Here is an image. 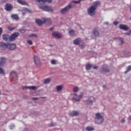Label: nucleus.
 Returning <instances> with one entry per match:
<instances>
[{
	"label": "nucleus",
	"instance_id": "obj_1",
	"mask_svg": "<svg viewBox=\"0 0 131 131\" xmlns=\"http://www.w3.org/2000/svg\"><path fill=\"white\" fill-rule=\"evenodd\" d=\"M19 35L20 34L18 32L14 33L11 36L8 34H4L2 35V38L5 41H14Z\"/></svg>",
	"mask_w": 131,
	"mask_h": 131
},
{
	"label": "nucleus",
	"instance_id": "obj_2",
	"mask_svg": "<svg viewBox=\"0 0 131 131\" xmlns=\"http://www.w3.org/2000/svg\"><path fill=\"white\" fill-rule=\"evenodd\" d=\"M103 122H104V117H103L100 113H96L95 117V123L96 124H102Z\"/></svg>",
	"mask_w": 131,
	"mask_h": 131
},
{
	"label": "nucleus",
	"instance_id": "obj_3",
	"mask_svg": "<svg viewBox=\"0 0 131 131\" xmlns=\"http://www.w3.org/2000/svg\"><path fill=\"white\" fill-rule=\"evenodd\" d=\"M73 6V5L72 3H70L68 5L66 6L64 8L61 9L60 10V13L62 15H65L67 13H68L69 11H70L71 9L72 8Z\"/></svg>",
	"mask_w": 131,
	"mask_h": 131
},
{
	"label": "nucleus",
	"instance_id": "obj_4",
	"mask_svg": "<svg viewBox=\"0 0 131 131\" xmlns=\"http://www.w3.org/2000/svg\"><path fill=\"white\" fill-rule=\"evenodd\" d=\"M72 96H73V98L72 100L73 101V102H79L83 95L82 94L77 95L76 93H75L72 94Z\"/></svg>",
	"mask_w": 131,
	"mask_h": 131
},
{
	"label": "nucleus",
	"instance_id": "obj_5",
	"mask_svg": "<svg viewBox=\"0 0 131 131\" xmlns=\"http://www.w3.org/2000/svg\"><path fill=\"white\" fill-rule=\"evenodd\" d=\"M99 72L100 73H107L110 72V69H109V67L107 64H104L101 66Z\"/></svg>",
	"mask_w": 131,
	"mask_h": 131
},
{
	"label": "nucleus",
	"instance_id": "obj_6",
	"mask_svg": "<svg viewBox=\"0 0 131 131\" xmlns=\"http://www.w3.org/2000/svg\"><path fill=\"white\" fill-rule=\"evenodd\" d=\"M96 9L93 7L91 6L88 9L87 13L91 17H94L96 16Z\"/></svg>",
	"mask_w": 131,
	"mask_h": 131
},
{
	"label": "nucleus",
	"instance_id": "obj_7",
	"mask_svg": "<svg viewBox=\"0 0 131 131\" xmlns=\"http://www.w3.org/2000/svg\"><path fill=\"white\" fill-rule=\"evenodd\" d=\"M94 102H96V99L94 96H91L88 98L86 100H85V103L86 105H93Z\"/></svg>",
	"mask_w": 131,
	"mask_h": 131
},
{
	"label": "nucleus",
	"instance_id": "obj_8",
	"mask_svg": "<svg viewBox=\"0 0 131 131\" xmlns=\"http://www.w3.org/2000/svg\"><path fill=\"white\" fill-rule=\"evenodd\" d=\"M39 8L43 11H46V12H54V9L51 6H43L39 7Z\"/></svg>",
	"mask_w": 131,
	"mask_h": 131
},
{
	"label": "nucleus",
	"instance_id": "obj_9",
	"mask_svg": "<svg viewBox=\"0 0 131 131\" xmlns=\"http://www.w3.org/2000/svg\"><path fill=\"white\" fill-rule=\"evenodd\" d=\"M5 9L7 12H11L13 10V5L10 3H7L5 6Z\"/></svg>",
	"mask_w": 131,
	"mask_h": 131
},
{
	"label": "nucleus",
	"instance_id": "obj_10",
	"mask_svg": "<svg viewBox=\"0 0 131 131\" xmlns=\"http://www.w3.org/2000/svg\"><path fill=\"white\" fill-rule=\"evenodd\" d=\"M52 35L55 38H63V35L60 34V33H58V32H54Z\"/></svg>",
	"mask_w": 131,
	"mask_h": 131
},
{
	"label": "nucleus",
	"instance_id": "obj_11",
	"mask_svg": "<svg viewBox=\"0 0 131 131\" xmlns=\"http://www.w3.org/2000/svg\"><path fill=\"white\" fill-rule=\"evenodd\" d=\"M69 116L73 117L74 116H78L79 115V111H73L69 114Z\"/></svg>",
	"mask_w": 131,
	"mask_h": 131
},
{
	"label": "nucleus",
	"instance_id": "obj_12",
	"mask_svg": "<svg viewBox=\"0 0 131 131\" xmlns=\"http://www.w3.org/2000/svg\"><path fill=\"white\" fill-rule=\"evenodd\" d=\"M100 5H101L100 1H96L93 2L91 7H93V8H94L95 10H97V8H98Z\"/></svg>",
	"mask_w": 131,
	"mask_h": 131
},
{
	"label": "nucleus",
	"instance_id": "obj_13",
	"mask_svg": "<svg viewBox=\"0 0 131 131\" xmlns=\"http://www.w3.org/2000/svg\"><path fill=\"white\" fill-rule=\"evenodd\" d=\"M7 49L10 50V51H13L16 49V44L15 43H8Z\"/></svg>",
	"mask_w": 131,
	"mask_h": 131
},
{
	"label": "nucleus",
	"instance_id": "obj_14",
	"mask_svg": "<svg viewBox=\"0 0 131 131\" xmlns=\"http://www.w3.org/2000/svg\"><path fill=\"white\" fill-rule=\"evenodd\" d=\"M8 43H6L4 42H1L0 49H2V50H6V49H8Z\"/></svg>",
	"mask_w": 131,
	"mask_h": 131
},
{
	"label": "nucleus",
	"instance_id": "obj_15",
	"mask_svg": "<svg viewBox=\"0 0 131 131\" xmlns=\"http://www.w3.org/2000/svg\"><path fill=\"white\" fill-rule=\"evenodd\" d=\"M34 60L35 64L36 65V66H39L40 65V61H39V59L36 56H34Z\"/></svg>",
	"mask_w": 131,
	"mask_h": 131
},
{
	"label": "nucleus",
	"instance_id": "obj_16",
	"mask_svg": "<svg viewBox=\"0 0 131 131\" xmlns=\"http://www.w3.org/2000/svg\"><path fill=\"white\" fill-rule=\"evenodd\" d=\"M7 61V59L5 57L0 58V66H4Z\"/></svg>",
	"mask_w": 131,
	"mask_h": 131
},
{
	"label": "nucleus",
	"instance_id": "obj_17",
	"mask_svg": "<svg viewBox=\"0 0 131 131\" xmlns=\"http://www.w3.org/2000/svg\"><path fill=\"white\" fill-rule=\"evenodd\" d=\"M52 0H37V3H40L41 4H45V3H49V4L52 3Z\"/></svg>",
	"mask_w": 131,
	"mask_h": 131
},
{
	"label": "nucleus",
	"instance_id": "obj_18",
	"mask_svg": "<svg viewBox=\"0 0 131 131\" xmlns=\"http://www.w3.org/2000/svg\"><path fill=\"white\" fill-rule=\"evenodd\" d=\"M81 40V39H80V38H77L76 39H75L73 40V43H74V45L77 46V45H79V42H80Z\"/></svg>",
	"mask_w": 131,
	"mask_h": 131
},
{
	"label": "nucleus",
	"instance_id": "obj_19",
	"mask_svg": "<svg viewBox=\"0 0 131 131\" xmlns=\"http://www.w3.org/2000/svg\"><path fill=\"white\" fill-rule=\"evenodd\" d=\"M93 34H94L95 36H99L100 35V33H99V31L97 29H94L93 30Z\"/></svg>",
	"mask_w": 131,
	"mask_h": 131
},
{
	"label": "nucleus",
	"instance_id": "obj_20",
	"mask_svg": "<svg viewBox=\"0 0 131 131\" xmlns=\"http://www.w3.org/2000/svg\"><path fill=\"white\" fill-rule=\"evenodd\" d=\"M36 23L39 26H40L42 24H43V18H42V20L38 19H36Z\"/></svg>",
	"mask_w": 131,
	"mask_h": 131
},
{
	"label": "nucleus",
	"instance_id": "obj_21",
	"mask_svg": "<svg viewBox=\"0 0 131 131\" xmlns=\"http://www.w3.org/2000/svg\"><path fill=\"white\" fill-rule=\"evenodd\" d=\"M120 29H122L123 30H128V27L126 25H120L119 26Z\"/></svg>",
	"mask_w": 131,
	"mask_h": 131
},
{
	"label": "nucleus",
	"instance_id": "obj_22",
	"mask_svg": "<svg viewBox=\"0 0 131 131\" xmlns=\"http://www.w3.org/2000/svg\"><path fill=\"white\" fill-rule=\"evenodd\" d=\"M63 85L62 84L56 86V89L57 92H61V91L63 90Z\"/></svg>",
	"mask_w": 131,
	"mask_h": 131
},
{
	"label": "nucleus",
	"instance_id": "obj_23",
	"mask_svg": "<svg viewBox=\"0 0 131 131\" xmlns=\"http://www.w3.org/2000/svg\"><path fill=\"white\" fill-rule=\"evenodd\" d=\"M69 34L70 36H75V30H70L69 31Z\"/></svg>",
	"mask_w": 131,
	"mask_h": 131
},
{
	"label": "nucleus",
	"instance_id": "obj_24",
	"mask_svg": "<svg viewBox=\"0 0 131 131\" xmlns=\"http://www.w3.org/2000/svg\"><path fill=\"white\" fill-rule=\"evenodd\" d=\"M11 18L13 20H15L16 21L19 20V16L17 14H12Z\"/></svg>",
	"mask_w": 131,
	"mask_h": 131
},
{
	"label": "nucleus",
	"instance_id": "obj_25",
	"mask_svg": "<svg viewBox=\"0 0 131 131\" xmlns=\"http://www.w3.org/2000/svg\"><path fill=\"white\" fill-rule=\"evenodd\" d=\"M43 23H49V24H51L52 23V20L50 18H43Z\"/></svg>",
	"mask_w": 131,
	"mask_h": 131
},
{
	"label": "nucleus",
	"instance_id": "obj_26",
	"mask_svg": "<svg viewBox=\"0 0 131 131\" xmlns=\"http://www.w3.org/2000/svg\"><path fill=\"white\" fill-rule=\"evenodd\" d=\"M17 2L18 3V4H20V5H22L26 6L28 4L27 2L23 0H17Z\"/></svg>",
	"mask_w": 131,
	"mask_h": 131
},
{
	"label": "nucleus",
	"instance_id": "obj_27",
	"mask_svg": "<svg viewBox=\"0 0 131 131\" xmlns=\"http://www.w3.org/2000/svg\"><path fill=\"white\" fill-rule=\"evenodd\" d=\"M92 67H93V64H91V63H89L86 64L85 66V69L86 70H91V69H92Z\"/></svg>",
	"mask_w": 131,
	"mask_h": 131
},
{
	"label": "nucleus",
	"instance_id": "obj_28",
	"mask_svg": "<svg viewBox=\"0 0 131 131\" xmlns=\"http://www.w3.org/2000/svg\"><path fill=\"white\" fill-rule=\"evenodd\" d=\"M86 130L93 131V130H95V128L92 126H88L86 127Z\"/></svg>",
	"mask_w": 131,
	"mask_h": 131
},
{
	"label": "nucleus",
	"instance_id": "obj_29",
	"mask_svg": "<svg viewBox=\"0 0 131 131\" xmlns=\"http://www.w3.org/2000/svg\"><path fill=\"white\" fill-rule=\"evenodd\" d=\"M50 82H51L50 78H47L44 80L45 84H48V83H50Z\"/></svg>",
	"mask_w": 131,
	"mask_h": 131
},
{
	"label": "nucleus",
	"instance_id": "obj_30",
	"mask_svg": "<svg viewBox=\"0 0 131 131\" xmlns=\"http://www.w3.org/2000/svg\"><path fill=\"white\" fill-rule=\"evenodd\" d=\"M17 72L15 71H12L10 73V76H12V77L13 76H17Z\"/></svg>",
	"mask_w": 131,
	"mask_h": 131
},
{
	"label": "nucleus",
	"instance_id": "obj_31",
	"mask_svg": "<svg viewBox=\"0 0 131 131\" xmlns=\"http://www.w3.org/2000/svg\"><path fill=\"white\" fill-rule=\"evenodd\" d=\"M130 70H131V66L127 67L126 68V71H125L124 72L125 74H126V73H127L128 71H130Z\"/></svg>",
	"mask_w": 131,
	"mask_h": 131
},
{
	"label": "nucleus",
	"instance_id": "obj_32",
	"mask_svg": "<svg viewBox=\"0 0 131 131\" xmlns=\"http://www.w3.org/2000/svg\"><path fill=\"white\" fill-rule=\"evenodd\" d=\"M29 36H30V37H36V38L38 37L37 35H36V34H34V33L30 34L29 35Z\"/></svg>",
	"mask_w": 131,
	"mask_h": 131
},
{
	"label": "nucleus",
	"instance_id": "obj_33",
	"mask_svg": "<svg viewBox=\"0 0 131 131\" xmlns=\"http://www.w3.org/2000/svg\"><path fill=\"white\" fill-rule=\"evenodd\" d=\"M73 91L74 93H76L78 91H79V89L78 88V87H74Z\"/></svg>",
	"mask_w": 131,
	"mask_h": 131
},
{
	"label": "nucleus",
	"instance_id": "obj_34",
	"mask_svg": "<svg viewBox=\"0 0 131 131\" xmlns=\"http://www.w3.org/2000/svg\"><path fill=\"white\" fill-rule=\"evenodd\" d=\"M80 1L79 0L78 1H72L71 4H72V5H73V7H72V8H74V4H79Z\"/></svg>",
	"mask_w": 131,
	"mask_h": 131
},
{
	"label": "nucleus",
	"instance_id": "obj_35",
	"mask_svg": "<svg viewBox=\"0 0 131 131\" xmlns=\"http://www.w3.org/2000/svg\"><path fill=\"white\" fill-rule=\"evenodd\" d=\"M23 9L24 10L25 12H26V13H31V11L26 8H24Z\"/></svg>",
	"mask_w": 131,
	"mask_h": 131
},
{
	"label": "nucleus",
	"instance_id": "obj_36",
	"mask_svg": "<svg viewBox=\"0 0 131 131\" xmlns=\"http://www.w3.org/2000/svg\"><path fill=\"white\" fill-rule=\"evenodd\" d=\"M119 45H122L123 43V39L122 38H119Z\"/></svg>",
	"mask_w": 131,
	"mask_h": 131
},
{
	"label": "nucleus",
	"instance_id": "obj_37",
	"mask_svg": "<svg viewBox=\"0 0 131 131\" xmlns=\"http://www.w3.org/2000/svg\"><path fill=\"white\" fill-rule=\"evenodd\" d=\"M29 90H35L36 89V86H28Z\"/></svg>",
	"mask_w": 131,
	"mask_h": 131
},
{
	"label": "nucleus",
	"instance_id": "obj_38",
	"mask_svg": "<svg viewBox=\"0 0 131 131\" xmlns=\"http://www.w3.org/2000/svg\"><path fill=\"white\" fill-rule=\"evenodd\" d=\"M0 74H5V70L2 68H0Z\"/></svg>",
	"mask_w": 131,
	"mask_h": 131
},
{
	"label": "nucleus",
	"instance_id": "obj_39",
	"mask_svg": "<svg viewBox=\"0 0 131 131\" xmlns=\"http://www.w3.org/2000/svg\"><path fill=\"white\" fill-rule=\"evenodd\" d=\"M51 64H52V65H55L56 64H57V60H51Z\"/></svg>",
	"mask_w": 131,
	"mask_h": 131
},
{
	"label": "nucleus",
	"instance_id": "obj_40",
	"mask_svg": "<svg viewBox=\"0 0 131 131\" xmlns=\"http://www.w3.org/2000/svg\"><path fill=\"white\" fill-rule=\"evenodd\" d=\"M26 30L24 29H21L19 30V32H21V33H25Z\"/></svg>",
	"mask_w": 131,
	"mask_h": 131
},
{
	"label": "nucleus",
	"instance_id": "obj_41",
	"mask_svg": "<svg viewBox=\"0 0 131 131\" xmlns=\"http://www.w3.org/2000/svg\"><path fill=\"white\" fill-rule=\"evenodd\" d=\"M79 47L81 49L84 48V43H82L81 44H79Z\"/></svg>",
	"mask_w": 131,
	"mask_h": 131
},
{
	"label": "nucleus",
	"instance_id": "obj_42",
	"mask_svg": "<svg viewBox=\"0 0 131 131\" xmlns=\"http://www.w3.org/2000/svg\"><path fill=\"white\" fill-rule=\"evenodd\" d=\"M57 123H53V122H51V123H50V126H57Z\"/></svg>",
	"mask_w": 131,
	"mask_h": 131
},
{
	"label": "nucleus",
	"instance_id": "obj_43",
	"mask_svg": "<svg viewBox=\"0 0 131 131\" xmlns=\"http://www.w3.org/2000/svg\"><path fill=\"white\" fill-rule=\"evenodd\" d=\"M27 42L29 45H30V46H31V45H32V41H31V40H28L27 41Z\"/></svg>",
	"mask_w": 131,
	"mask_h": 131
},
{
	"label": "nucleus",
	"instance_id": "obj_44",
	"mask_svg": "<svg viewBox=\"0 0 131 131\" xmlns=\"http://www.w3.org/2000/svg\"><path fill=\"white\" fill-rule=\"evenodd\" d=\"M8 29H9L10 31H12V30H14V29H15V28L8 27Z\"/></svg>",
	"mask_w": 131,
	"mask_h": 131
},
{
	"label": "nucleus",
	"instance_id": "obj_45",
	"mask_svg": "<svg viewBox=\"0 0 131 131\" xmlns=\"http://www.w3.org/2000/svg\"><path fill=\"white\" fill-rule=\"evenodd\" d=\"M14 127H15V125H12L10 126V129H13Z\"/></svg>",
	"mask_w": 131,
	"mask_h": 131
},
{
	"label": "nucleus",
	"instance_id": "obj_46",
	"mask_svg": "<svg viewBox=\"0 0 131 131\" xmlns=\"http://www.w3.org/2000/svg\"><path fill=\"white\" fill-rule=\"evenodd\" d=\"M118 21H115L113 22L114 25H117L118 24Z\"/></svg>",
	"mask_w": 131,
	"mask_h": 131
},
{
	"label": "nucleus",
	"instance_id": "obj_47",
	"mask_svg": "<svg viewBox=\"0 0 131 131\" xmlns=\"http://www.w3.org/2000/svg\"><path fill=\"white\" fill-rule=\"evenodd\" d=\"M3 33V28H0V36L2 35V33Z\"/></svg>",
	"mask_w": 131,
	"mask_h": 131
},
{
	"label": "nucleus",
	"instance_id": "obj_48",
	"mask_svg": "<svg viewBox=\"0 0 131 131\" xmlns=\"http://www.w3.org/2000/svg\"><path fill=\"white\" fill-rule=\"evenodd\" d=\"M32 100H38V98H37V97H33L32 98Z\"/></svg>",
	"mask_w": 131,
	"mask_h": 131
},
{
	"label": "nucleus",
	"instance_id": "obj_49",
	"mask_svg": "<svg viewBox=\"0 0 131 131\" xmlns=\"http://www.w3.org/2000/svg\"><path fill=\"white\" fill-rule=\"evenodd\" d=\"M26 13V11H24V9H23V10L22 11L23 15H25Z\"/></svg>",
	"mask_w": 131,
	"mask_h": 131
},
{
	"label": "nucleus",
	"instance_id": "obj_50",
	"mask_svg": "<svg viewBox=\"0 0 131 131\" xmlns=\"http://www.w3.org/2000/svg\"><path fill=\"white\" fill-rule=\"evenodd\" d=\"M92 67L93 69H98V67L97 66H94V65H93Z\"/></svg>",
	"mask_w": 131,
	"mask_h": 131
},
{
	"label": "nucleus",
	"instance_id": "obj_51",
	"mask_svg": "<svg viewBox=\"0 0 131 131\" xmlns=\"http://www.w3.org/2000/svg\"><path fill=\"white\" fill-rule=\"evenodd\" d=\"M22 89L23 90H25L26 89H28V86H23Z\"/></svg>",
	"mask_w": 131,
	"mask_h": 131
},
{
	"label": "nucleus",
	"instance_id": "obj_52",
	"mask_svg": "<svg viewBox=\"0 0 131 131\" xmlns=\"http://www.w3.org/2000/svg\"><path fill=\"white\" fill-rule=\"evenodd\" d=\"M125 34H126V35H130V34L129 32L125 33Z\"/></svg>",
	"mask_w": 131,
	"mask_h": 131
},
{
	"label": "nucleus",
	"instance_id": "obj_53",
	"mask_svg": "<svg viewBox=\"0 0 131 131\" xmlns=\"http://www.w3.org/2000/svg\"><path fill=\"white\" fill-rule=\"evenodd\" d=\"M122 123H124V122H125V120L124 119H122L121 121Z\"/></svg>",
	"mask_w": 131,
	"mask_h": 131
},
{
	"label": "nucleus",
	"instance_id": "obj_54",
	"mask_svg": "<svg viewBox=\"0 0 131 131\" xmlns=\"http://www.w3.org/2000/svg\"><path fill=\"white\" fill-rule=\"evenodd\" d=\"M50 30L52 31V30H54V27H52L50 28Z\"/></svg>",
	"mask_w": 131,
	"mask_h": 131
},
{
	"label": "nucleus",
	"instance_id": "obj_55",
	"mask_svg": "<svg viewBox=\"0 0 131 131\" xmlns=\"http://www.w3.org/2000/svg\"><path fill=\"white\" fill-rule=\"evenodd\" d=\"M128 120H131V116H129L128 117Z\"/></svg>",
	"mask_w": 131,
	"mask_h": 131
},
{
	"label": "nucleus",
	"instance_id": "obj_56",
	"mask_svg": "<svg viewBox=\"0 0 131 131\" xmlns=\"http://www.w3.org/2000/svg\"><path fill=\"white\" fill-rule=\"evenodd\" d=\"M47 97H40V99H46Z\"/></svg>",
	"mask_w": 131,
	"mask_h": 131
},
{
	"label": "nucleus",
	"instance_id": "obj_57",
	"mask_svg": "<svg viewBox=\"0 0 131 131\" xmlns=\"http://www.w3.org/2000/svg\"><path fill=\"white\" fill-rule=\"evenodd\" d=\"M102 88H106V85H102Z\"/></svg>",
	"mask_w": 131,
	"mask_h": 131
},
{
	"label": "nucleus",
	"instance_id": "obj_58",
	"mask_svg": "<svg viewBox=\"0 0 131 131\" xmlns=\"http://www.w3.org/2000/svg\"><path fill=\"white\" fill-rule=\"evenodd\" d=\"M128 32H129V34H131V30H129Z\"/></svg>",
	"mask_w": 131,
	"mask_h": 131
},
{
	"label": "nucleus",
	"instance_id": "obj_59",
	"mask_svg": "<svg viewBox=\"0 0 131 131\" xmlns=\"http://www.w3.org/2000/svg\"><path fill=\"white\" fill-rule=\"evenodd\" d=\"M105 24L108 25V23H105Z\"/></svg>",
	"mask_w": 131,
	"mask_h": 131
},
{
	"label": "nucleus",
	"instance_id": "obj_60",
	"mask_svg": "<svg viewBox=\"0 0 131 131\" xmlns=\"http://www.w3.org/2000/svg\"><path fill=\"white\" fill-rule=\"evenodd\" d=\"M129 20H131V16H130V17L129 18Z\"/></svg>",
	"mask_w": 131,
	"mask_h": 131
}]
</instances>
